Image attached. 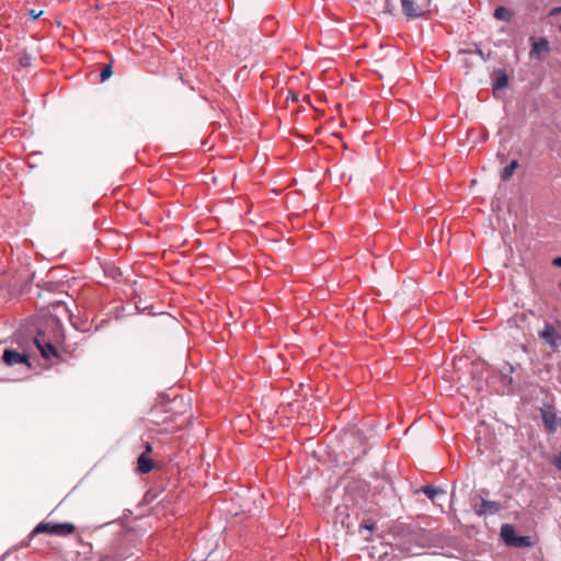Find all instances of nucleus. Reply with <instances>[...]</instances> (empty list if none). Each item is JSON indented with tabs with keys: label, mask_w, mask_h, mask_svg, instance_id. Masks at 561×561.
Segmentation results:
<instances>
[{
	"label": "nucleus",
	"mask_w": 561,
	"mask_h": 561,
	"mask_svg": "<svg viewBox=\"0 0 561 561\" xmlns=\"http://www.w3.org/2000/svg\"><path fill=\"white\" fill-rule=\"evenodd\" d=\"M500 537L506 547L528 548L533 545L531 537L519 535L512 524H503L501 526Z\"/></svg>",
	"instance_id": "2"
},
{
	"label": "nucleus",
	"mask_w": 561,
	"mask_h": 561,
	"mask_svg": "<svg viewBox=\"0 0 561 561\" xmlns=\"http://www.w3.org/2000/svg\"><path fill=\"white\" fill-rule=\"evenodd\" d=\"M4 557H5V554L0 558V561L4 560Z\"/></svg>",
	"instance_id": "34"
},
{
	"label": "nucleus",
	"mask_w": 561,
	"mask_h": 561,
	"mask_svg": "<svg viewBox=\"0 0 561 561\" xmlns=\"http://www.w3.org/2000/svg\"><path fill=\"white\" fill-rule=\"evenodd\" d=\"M113 75V68H112V64H107L105 66H103L101 72H100V81L101 82H104L106 80H108Z\"/></svg>",
	"instance_id": "20"
},
{
	"label": "nucleus",
	"mask_w": 561,
	"mask_h": 561,
	"mask_svg": "<svg viewBox=\"0 0 561 561\" xmlns=\"http://www.w3.org/2000/svg\"><path fill=\"white\" fill-rule=\"evenodd\" d=\"M493 16L503 22H510L513 18V12L503 5L496 7L493 12Z\"/></svg>",
	"instance_id": "17"
},
{
	"label": "nucleus",
	"mask_w": 561,
	"mask_h": 561,
	"mask_svg": "<svg viewBox=\"0 0 561 561\" xmlns=\"http://www.w3.org/2000/svg\"><path fill=\"white\" fill-rule=\"evenodd\" d=\"M124 310H125L124 307L116 308L115 318L118 319V318L124 317L125 316Z\"/></svg>",
	"instance_id": "26"
},
{
	"label": "nucleus",
	"mask_w": 561,
	"mask_h": 561,
	"mask_svg": "<svg viewBox=\"0 0 561 561\" xmlns=\"http://www.w3.org/2000/svg\"><path fill=\"white\" fill-rule=\"evenodd\" d=\"M350 437L360 438V437H364V436H363V434L360 432H356V433L352 434Z\"/></svg>",
	"instance_id": "32"
},
{
	"label": "nucleus",
	"mask_w": 561,
	"mask_h": 561,
	"mask_svg": "<svg viewBox=\"0 0 561 561\" xmlns=\"http://www.w3.org/2000/svg\"><path fill=\"white\" fill-rule=\"evenodd\" d=\"M43 14V11H36L35 9H31L27 12V15L31 18L32 21L37 20Z\"/></svg>",
	"instance_id": "23"
},
{
	"label": "nucleus",
	"mask_w": 561,
	"mask_h": 561,
	"mask_svg": "<svg viewBox=\"0 0 561 561\" xmlns=\"http://www.w3.org/2000/svg\"><path fill=\"white\" fill-rule=\"evenodd\" d=\"M414 495L423 493L432 503H436L439 497H444L446 495V490L442 486H436L433 484L422 485L413 491Z\"/></svg>",
	"instance_id": "9"
},
{
	"label": "nucleus",
	"mask_w": 561,
	"mask_h": 561,
	"mask_svg": "<svg viewBox=\"0 0 561 561\" xmlns=\"http://www.w3.org/2000/svg\"><path fill=\"white\" fill-rule=\"evenodd\" d=\"M20 64L22 67H27L31 64V56H24L20 59Z\"/></svg>",
	"instance_id": "25"
},
{
	"label": "nucleus",
	"mask_w": 561,
	"mask_h": 561,
	"mask_svg": "<svg viewBox=\"0 0 561 561\" xmlns=\"http://www.w3.org/2000/svg\"><path fill=\"white\" fill-rule=\"evenodd\" d=\"M540 413L545 430L549 434H554L558 430L559 424L561 423V417L557 416L552 405H548L546 409H541Z\"/></svg>",
	"instance_id": "6"
},
{
	"label": "nucleus",
	"mask_w": 561,
	"mask_h": 561,
	"mask_svg": "<svg viewBox=\"0 0 561 561\" xmlns=\"http://www.w3.org/2000/svg\"><path fill=\"white\" fill-rule=\"evenodd\" d=\"M134 539L128 534L117 535L111 545L103 550L100 561H125L135 554Z\"/></svg>",
	"instance_id": "1"
},
{
	"label": "nucleus",
	"mask_w": 561,
	"mask_h": 561,
	"mask_svg": "<svg viewBox=\"0 0 561 561\" xmlns=\"http://www.w3.org/2000/svg\"><path fill=\"white\" fill-rule=\"evenodd\" d=\"M502 510V505L496 501L482 499L479 506L476 507L474 512L479 516H492L496 515Z\"/></svg>",
	"instance_id": "10"
},
{
	"label": "nucleus",
	"mask_w": 561,
	"mask_h": 561,
	"mask_svg": "<svg viewBox=\"0 0 561 561\" xmlns=\"http://www.w3.org/2000/svg\"><path fill=\"white\" fill-rule=\"evenodd\" d=\"M455 485L453 486V491H451V497L455 495Z\"/></svg>",
	"instance_id": "33"
},
{
	"label": "nucleus",
	"mask_w": 561,
	"mask_h": 561,
	"mask_svg": "<svg viewBox=\"0 0 561 561\" xmlns=\"http://www.w3.org/2000/svg\"><path fill=\"white\" fill-rule=\"evenodd\" d=\"M2 360L7 366L23 364L28 368L32 367L31 358L27 353L19 352L18 350L10 347L4 348L2 353Z\"/></svg>",
	"instance_id": "5"
},
{
	"label": "nucleus",
	"mask_w": 561,
	"mask_h": 561,
	"mask_svg": "<svg viewBox=\"0 0 561 561\" xmlns=\"http://www.w3.org/2000/svg\"><path fill=\"white\" fill-rule=\"evenodd\" d=\"M366 453H367V450H366V448L364 447V448H363V449L357 454V456H355V457L353 458V460L355 461V460L359 459V458H360V456L365 455Z\"/></svg>",
	"instance_id": "31"
},
{
	"label": "nucleus",
	"mask_w": 561,
	"mask_h": 561,
	"mask_svg": "<svg viewBox=\"0 0 561 561\" xmlns=\"http://www.w3.org/2000/svg\"><path fill=\"white\" fill-rule=\"evenodd\" d=\"M539 337L552 348L558 347L561 341V334L557 332L554 325L549 322H545L543 329L539 331Z\"/></svg>",
	"instance_id": "8"
},
{
	"label": "nucleus",
	"mask_w": 561,
	"mask_h": 561,
	"mask_svg": "<svg viewBox=\"0 0 561 561\" xmlns=\"http://www.w3.org/2000/svg\"><path fill=\"white\" fill-rule=\"evenodd\" d=\"M530 41V50H529V57L541 59L542 54H548L550 51V43L547 37L541 36L539 38H535L531 36L529 38Z\"/></svg>",
	"instance_id": "7"
},
{
	"label": "nucleus",
	"mask_w": 561,
	"mask_h": 561,
	"mask_svg": "<svg viewBox=\"0 0 561 561\" xmlns=\"http://www.w3.org/2000/svg\"><path fill=\"white\" fill-rule=\"evenodd\" d=\"M560 14H561V5L553 7V8L550 9V12H549L550 16H557V15H560Z\"/></svg>",
	"instance_id": "24"
},
{
	"label": "nucleus",
	"mask_w": 561,
	"mask_h": 561,
	"mask_svg": "<svg viewBox=\"0 0 561 561\" xmlns=\"http://www.w3.org/2000/svg\"><path fill=\"white\" fill-rule=\"evenodd\" d=\"M55 536L66 537L75 533L76 526L70 522L55 523Z\"/></svg>",
	"instance_id": "15"
},
{
	"label": "nucleus",
	"mask_w": 561,
	"mask_h": 561,
	"mask_svg": "<svg viewBox=\"0 0 561 561\" xmlns=\"http://www.w3.org/2000/svg\"><path fill=\"white\" fill-rule=\"evenodd\" d=\"M554 466L557 467V469H558V470H560V471H561V454H559V455L556 457Z\"/></svg>",
	"instance_id": "28"
},
{
	"label": "nucleus",
	"mask_w": 561,
	"mask_h": 561,
	"mask_svg": "<svg viewBox=\"0 0 561 561\" xmlns=\"http://www.w3.org/2000/svg\"><path fill=\"white\" fill-rule=\"evenodd\" d=\"M432 0H400L402 14L408 20H415L425 15Z\"/></svg>",
	"instance_id": "3"
},
{
	"label": "nucleus",
	"mask_w": 561,
	"mask_h": 561,
	"mask_svg": "<svg viewBox=\"0 0 561 561\" xmlns=\"http://www.w3.org/2000/svg\"><path fill=\"white\" fill-rule=\"evenodd\" d=\"M551 264L554 266V267H561V255L560 256H556Z\"/></svg>",
	"instance_id": "27"
},
{
	"label": "nucleus",
	"mask_w": 561,
	"mask_h": 561,
	"mask_svg": "<svg viewBox=\"0 0 561 561\" xmlns=\"http://www.w3.org/2000/svg\"><path fill=\"white\" fill-rule=\"evenodd\" d=\"M519 167V162L517 159H513L506 164L500 173V178L503 182H507L515 173L516 169Z\"/></svg>",
	"instance_id": "16"
},
{
	"label": "nucleus",
	"mask_w": 561,
	"mask_h": 561,
	"mask_svg": "<svg viewBox=\"0 0 561 561\" xmlns=\"http://www.w3.org/2000/svg\"><path fill=\"white\" fill-rule=\"evenodd\" d=\"M156 461L147 456L146 453H141L137 457V472L140 474L149 473L156 468Z\"/></svg>",
	"instance_id": "13"
},
{
	"label": "nucleus",
	"mask_w": 561,
	"mask_h": 561,
	"mask_svg": "<svg viewBox=\"0 0 561 561\" xmlns=\"http://www.w3.org/2000/svg\"><path fill=\"white\" fill-rule=\"evenodd\" d=\"M33 342L45 359L58 358L60 354L53 342L46 337L43 330L38 329Z\"/></svg>",
	"instance_id": "4"
},
{
	"label": "nucleus",
	"mask_w": 561,
	"mask_h": 561,
	"mask_svg": "<svg viewBox=\"0 0 561 561\" xmlns=\"http://www.w3.org/2000/svg\"><path fill=\"white\" fill-rule=\"evenodd\" d=\"M55 523L54 522H41L38 523L33 530L31 531L28 536V540L26 542H23L22 546H27L28 542L37 535L39 534H46L55 536Z\"/></svg>",
	"instance_id": "12"
},
{
	"label": "nucleus",
	"mask_w": 561,
	"mask_h": 561,
	"mask_svg": "<svg viewBox=\"0 0 561 561\" xmlns=\"http://www.w3.org/2000/svg\"><path fill=\"white\" fill-rule=\"evenodd\" d=\"M376 527V522L370 519H364L358 526V534L362 535L366 540L369 539V536H365L364 531H367L369 535L374 531Z\"/></svg>",
	"instance_id": "18"
},
{
	"label": "nucleus",
	"mask_w": 561,
	"mask_h": 561,
	"mask_svg": "<svg viewBox=\"0 0 561 561\" xmlns=\"http://www.w3.org/2000/svg\"><path fill=\"white\" fill-rule=\"evenodd\" d=\"M476 54L483 60L488 61L490 59V54H485L477 44H476Z\"/></svg>",
	"instance_id": "22"
},
{
	"label": "nucleus",
	"mask_w": 561,
	"mask_h": 561,
	"mask_svg": "<svg viewBox=\"0 0 561 561\" xmlns=\"http://www.w3.org/2000/svg\"><path fill=\"white\" fill-rule=\"evenodd\" d=\"M510 84V76L504 68L495 69L492 77L493 92L502 91Z\"/></svg>",
	"instance_id": "11"
},
{
	"label": "nucleus",
	"mask_w": 561,
	"mask_h": 561,
	"mask_svg": "<svg viewBox=\"0 0 561 561\" xmlns=\"http://www.w3.org/2000/svg\"><path fill=\"white\" fill-rule=\"evenodd\" d=\"M151 451H152V445L150 443H146L145 449L142 453H146V455L148 456Z\"/></svg>",
	"instance_id": "29"
},
{
	"label": "nucleus",
	"mask_w": 561,
	"mask_h": 561,
	"mask_svg": "<svg viewBox=\"0 0 561 561\" xmlns=\"http://www.w3.org/2000/svg\"><path fill=\"white\" fill-rule=\"evenodd\" d=\"M46 325L51 328L56 334H59L61 337H64V334H62V323L60 321V319L56 316H50L47 320H46Z\"/></svg>",
	"instance_id": "19"
},
{
	"label": "nucleus",
	"mask_w": 561,
	"mask_h": 561,
	"mask_svg": "<svg viewBox=\"0 0 561 561\" xmlns=\"http://www.w3.org/2000/svg\"><path fill=\"white\" fill-rule=\"evenodd\" d=\"M389 492L391 494L390 502H392V505H394L396 495H394V490H393V488L391 485L389 486Z\"/></svg>",
	"instance_id": "30"
},
{
	"label": "nucleus",
	"mask_w": 561,
	"mask_h": 561,
	"mask_svg": "<svg viewBox=\"0 0 561 561\" xmlns=\"http://www.w3.org/2000/svg\"><path fill=\"white\" fill-rule=\"evenodd\" d=\"M150 308L151 307H149V306H144V302H142L141 298H139V300L135 302V310L137 312H148V313H151Z\"/></svg>",
	"instance_id": "21"
},
{
	"label": "nucleus",
	"mask_w": 561,
	"mask_h": 561,
	"mask_svg": "<svg viewBox=\"0 0 561 561\" xmlns=\"http://www.w3.org/2000/svg\"><path fill=\"white\" fill-rule=\"evenodd\" d=\"M515 367L511 363H506L505 367L501 370L500 382L503 387H511L514 382L513 373Z\"/></svg>",
	"instance_id": "14"
}]
</instances>
